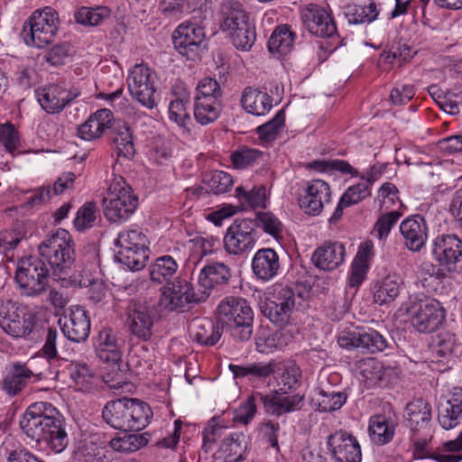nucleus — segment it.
Masks as SVG:
<instances>
[{
  "instance_id": "obj_11",
  "label": "nucleus",
  "mask_w": 462,
  "mask_h": 462,
  "mask_svg": "<svg viewBox=\"0 0 462 462\" xmlns=\"http://www.w3.org/2000/svg\"><path fill=\"white\" fill-rule=\"evenodd\" d=\"M125 314V325L130 334L142 341L150 340L156 318L155 310L146 302L131 300Z\"/></svg>"
},
{
  "instance_id": "obj_8",
  "label": "nucleus",
  "mask_w": 462,
  "mask_h": 462,
  "mask_svg": "<svg viewBox=\"0 0 462 462\" xmlns=\"http://www.w3.org/2000/svg\"><path fill=\"white\" fill-rule=\"evenodd\" d=\"M255 225L250 218H237L226 229L223 239L225 251L231 255H244L256 244Z\"/></svg>"
},
{
  "instance_id": "obj_37",
  "label": "nucleus",
  "mask_w": 462,
  "mask_h": 462,
  "mask_svg": "<svg viewBox=\"0 0 462 462\" xmlns=\"http://www.w3.org/2000/svg\"><path fill=\"white\" fill-rule=\"evenodd\" d=\"M221 14V29L228 35L238 30L241 23H246L249 21L248 14L237 1L227 0L222 5Z\"/></svg>"
},
{
  "instance_id": "obj_55",
  "label": "nucleus",
  "mask_w": 462,
  "mask_h": 462,
  "mask_svg": "<svg viewBox=\"0 0 462 462\" xmlns=\"http://www.w3.org/2000/svg\"><path fill=\"white\" fill-rule=\"evenodd\" d=\"M284 126L285 112L282 109L276 113L273 119L258 126L256 132L262 141L273 142L279 136Z\"/></svg>"
},
{
  "instance_id": "obj_19",
  "label": "nucleus",
  "mask_w": 462,
  "mask_h": 462,
  "mask_svg": "<svg viewBox=\"0 0 462 462\" xmlns=\"http://www.w3.org/2000/svg\"><path fill=\"white\" fill-rule=\"evenodd\" d=\"M300 18L304 27L317 37L330 38L337 32L332 17L319 5H308L301 10Z\"/></svg>"
},
{
  "instance_id": "obj_57",
  "label": "nucleus",
  "mask_w": 462,
  "mask_h": 462,
  "mask_svg": "<svg viewBox=\"0 0 462 462\" xmlns=\"http://www.w3.org/2000/svg\"><path fill=\"white\" fill-rule=\"evenodd\" d=\"M236 193L239 200L247 203L252 208L265 207L266 189L263 185L254 186L250 190L239 186L236 189Z\"/></svg>"
},
{
  "instance_id": "obj_62",
  "label": "nucleus",
  "mask_w": 462,
  "mask_h": 462,
  "mask_svg": "<svg viewBox=\"0 0 462 462\" xmlns=\"http://www.w3.org/2000/svg\"><path fill=\"white\" fill-rule=\"evenodd\" d=\"M96 218V206L93 202H88L78 210L74 226L77 230L83 231L92 227Z\"/></svg>"
},
{
  "instance_id": "obj_51",
  "label": "nucleus",
  "mask_w": 462,
  "mask_h": 462,
  "mask_svg": "<svg viewBox=\"0 0 462 462\" xmlns=\"http://www.w3.org/2000/svg\"><path fill=\"white\" fill-rule=\"evenodd\" d=\"M111 11L108 7L98 5L96 7L81 6L75 13V20L78 23L86 26H97L104 20L110 18Z\"/></svg>"
},
{
  "instance_id": "obj_38",
  "label": "nucleus",
  "mask_w": 462,
  "mask_h": 462,
  "mask_svg": "<svg viewBox=\"0 0 462 462\" xmlns=\"http://www.w3.org/2000/svg\"><path fill=\"white\" fill-rule=\"evenodd\" d=\"M402 280L396 273L388 274L379 282L374 288V301L380 305L393 301L400 294Z\"/></svg>"
},
{
  "instance_id": "obj_41",
  "label": "nucleus",
  "mask_w": 462,
  "mask_h": 462,
  "mask_svg": "<svg viewBox=\"0 0 462 462\" xmlns=\"http://www.w3.org/2000/svg\"><path fill=\"white\" fill-rule=\"evenodd\" d=\"M246 449L245 437L241 433H232L225 438L219 448L226 462H240L245 459Z\"/></svg>"
},
{
  "instance_id": "obj_40",
  "label": "nucleus",
  "mask_w": 462,
  "mask_h": 462,
  "mask_svg": "<svg viewBox=\"0 0 462 462\" xmlns=\"http://www.w3.org/2000/svg\"><path fill=\"white\" fill-rule=\"evenodd\" d=\"M368 431L374 443L384 445L393 439L395 427L393 422L384 415L378 414L371 417Z\"/></svg>"
},
{
  "instance_id": "obj_22",
  "label": "nucleus",
  "mask_w": 462,
  "mask_h": 462,
  "mask_svg": "<svg viewBox=\"0 0 462 462\" xmlns=\"http://www.w3.org/2000/svg\"><path fill=\"white\" fill-rule=\"evenodd\" d=\"M58 413L60 411L51 402H33L28 406L20 420V428L28 437L32 433L39 432L41 425L51 421Z\"/></svg>"
},
{
  "instance_id": "obj_26",
  "label": "nucleus",
  "mask_w": 462,
  "mask_h": 462,
  "mask_svg": "<svg viewBox=\"0 0 462 462\" xmlns=\"http://www.w3.org/2000/svg\"><path fill=\"white\" fill-rule=\"evenodd\" d=\"M406 419L411 433L429 435L432 430L431 406L423 399H416L406 406Z\"/></svg>"
},
{
  "instance_id": "obj_13",
  "label": "nucleus",
  "mask_w": 462,
  "mask_h": 462,
  "mask_svg": "<svg viewBox=\"0 0 462 462\" xmlns=\"http://www.w3.org/2000/svg\"><path fill=\"white\" fill-rule=\"evenodd\" d=\"M432 254L448 272L462 271V240L457 236H438L432 242Z\"/></svg>"
},
{
  "instance_id": "obj_49",
  "label": "nucleus",
  "mask_w": 462,
  "mask_h": 462,
  "mask_svg": "<svg viewBox=\"0 0 462 462\" xmlns=\"http://www.w3.org/2000/svg\"><path fill=\"white\" fill-rule=\"evenodd\" d=\"M178 263L171 255L158 257L151 264L149 272L151 280L157 283L168 282L176 273Z\"/></svg>"
},
{
  "instance_id": "obj_14",
  "label": "nucleus",
  "mask_w": 462,
  "mask_h": 462,
  "mask_svg": "<svg viewBox=\"0 0 462 462\" xmlns=\"http://www.w3.org/2000/svg\"><path fill=\"white\" fill-rule=\"evenodd\" d=\"M206 300V292L200 288L194 289L186 280H178L171 286H167L162 291L160 304L170 310H182L189 303H198Z\"/></svg>"
},
{
  "instance_id": "obj_25",
  "label": "nucleus",
  "mask_w": 462,
  "mask_h": 462,
  "mask_svg": "<svg viewBox=\"0 0 462 462\" xmlns=\"http://www.w3.org/2000/svg\"><path fill=\"white\" fill-rule=\"evenodd\" d=\"M33 376V372L25 363L13 362L2 379L1 389L10 397L17 396Z\"/></svg>"
},
{
  "instance_id": "obj_50",
  "label": "nucleus",
  "mask_w": 462,
  "mask_h": 462,
  "mask_svg": "<svg viewBox=\"0 0 462 462\" xmlns=\"http://www.w3.org/2000/svg\"><path fill=\"white\" fill-rule=\"evenodd\" d=\"M347 395L344 392L319 390L313 402L321 412H331L339 410L346 402Z\"/></svg>"
},
{
  "instance_id": "obj_4",
  "label": "nucleus",
  "mask_w": 462,
  "mask_h": 462,
  "mask_svg": "<svg viewBox=\"0 0 462 462\" xmlns=\"http://www.w3.org/2000/svg\"><path fill=\"white\" fill-rule=\"evenodd\" d=\"M41 256L46 260L55 275H60L69 269L74 263V244L70 234L58 229L47 236L39 245Z\"/></svg>"
},
{
  "instance_id": "obj_43",
  "label": "nucleus",
  "mask_w": 462,
  "mask_h": 462,
  "mask_svg": "<svg viewBox=\"0 0 462 462\" xmlns=\"http://www.w3.org/2000/svg\"><path fill=\"white\" fill-rule=\"evenodd\" d=\"M188 97H176L169 104V118L180 126L183 133L191 134L194 124L188 110Z\"/></svg>"
},
{
  "instance_id": "obj_7",
  "label": "nucleus",
  "mask_w": 462,
  "mask_h": 462,
  "mask_svg": "<svg viewBox=\"0 0 462 462\" xmlns=\"http://www.w3.org/2000/svg\"><path fill=\"white\" fill-rule=\"evenodd\" d=\"M15 280L28 296H38L47 287L49 269L38 257L22 259L15 273Z\"/></svg>"
},
{
  "instance_id": "obj_9",
  "label": "nucleus",
  "mask_w": 462,
  "mask_h": 462,
  "mask_svg": "<svg viewBox=\"0 0 462 462\" xmlns=\"http://www.w3.org/2000/svg\"><path fill=\"white\" fill-rule=\"evenodd\" d=\"M155 79L154 72L143 64H136L127 78L131 96L148 109H152L157 106Z\"/></svg>"
},
{
  "instance_id": "obj_28",
  "label": "nucleus",
  "mask_w": 462,
  "mask_h": 462,
  "mask_svg": "<svg viewBox=\"0 0 462 462\" xmlns=\"http://www.w3.org/2000/svg\"><path fill=\"white\" fill-rule=\"evenodd\" d=\"M232 277L231 269L223 263H213L205 265L199 273L198 285L201 291L206 292V299L209 291L221 288L228 283Z\"/></svg>"
},
{
  "instance_id": "obj_46",
  "label": "nucleus",
  "mask_w": 462,
  "mask_h": 462,
  "mask_svg": "<svg viewBox=\"0 0 462 462\" xmlns=\"http://www.w3.org/2000/svg\"><path fill=\"white\" fill-rule=\"evenodd\" d=\"M222 101L194 98V118L201 125H208L220 116Z\"/></svg>"
},
{
  "instance_id": "obj_60",
  "label": "nucleus",
  "mask_w": 462,
  "mask_h": 462,
  "mask_svg": "<svg viewBox=\"0 0 462 462\" xmlns=\"http://www.w3.org/2000/svg\"><path fill=\"white\" fill-rule=\"evenodd\" d=\"M253 222L255 227L262 228L268 235L277 238L280 236L283 225L272 212H262L256 215Z\"/></svg>"
},
{
  "instance_id": "obj_21",
  "label": "nucleus",
  "mask_w": 462,
  "mask_h": 462,
  "mask_svg": "<svg viewBox=\"0 0 462 462\" xmlns=\"http://www.w3.org/2000/svg\"><path fill=\"white\" fill-rule=\"evenodd\" d=\"M445 320V311L440 303L434 300L420 302L411 324L420 333H430L439 328Z\"/></svg>"
},
{
  "instance_id": "obj_27",
  "label": "nucleus",
  "mask_w": 462,
  "mask_h": 462,
  "mask_svg": "<svg viewBox=\"0 0 462 462\" xmlns=\"http://www.w3.org/2000/svg\"><path fill=\"white\" fill-rule=\"evenodd\" d=\"M267 413L274 416H281L284 413H290L300 411L304 406V396L299 393L282 396L275 392L270 395L257 393Z\"/></svg>"
},
{
  "instance_id": "obj_34",
  "label": "nucleus",
  "mask_w": 462,
  "mask_h": 462,
  "mask_svg": "<svg viewBox=\"0 0 462 462\" xmlns=\"http://www.w3.org/2000/svg\"><path fill=\"white\" fill-rule=\"evenodd\" d=\"M190 335L201 346H215L222 336L217 324L208 318L196 319L190 325Z\"/></svg>"
},
{
  "instance_id": "obj_1",
  "label": "nucleus",
  "mask_w": 462,
  "mask_h": 462,
  "mask_svg": "<svg viewBox=\"0 0 462 462\" xmlns=\"http://www.w3.org/2000/svg\"><path fill=\"white\" fill-rule=\"evenodd\" d=\"M152 416V412L146 402L126 397L109 401L102 410L105 422L125 432L144 429Z\"/></svg>"
},
{
  "instance_id": "obj_10",
  "label": "nucleus",
  "mask_w": 462,
  "mask_h": 462,
  "mask_svg": "<svg viewBox=\"0 0 462 462\" xmlns=\"http://www.w3.org/2000/svg\"><path fill=\"white\" fill-rule=\"evenodd\" d=\"M295 293L289 287H280L274 290L272 296L260 303L262 313L273 324L282 327L291 318L295 306Z\"/></svg>"
},
{
  "instance_id": "obj_17",
  "label": "nucleus",
  "mask_w": 462,
  "mask_h": 462,
  "mask_svg": "<svg viewBox=\"0 0 462 462\" xmlns=\"http://www.w3.org/2000/svg\"><path fill=\"white\" fill-rule=\"evenodd\" d=\"M38 431L30 434L28 438L37 443H44L55 453L62 452L69 444L67 423L60 412L52 418L51 421L41 425Z\"/></svg>"
},
{
  "instance_id": "obj_16",
  "label": "nucleus",
  "mask_w": 462,
  "mask_h": 462,
  "mask_svg": "<svg viewBox=\"0 0 462 462\" xmlns=\"http://www.w3.org/2000/svg\"><path fill=\"white\" fill-rule=\"evenodd\" d=\"M38 431L30 434L28 438L37 443H44L55 453L62 452L69 444L67 423L60 412L52 418L51 421L41 425Z\"/></svg>"
},
{
  "instance_id": "obj_20",
  "label": "nucleus",
  "mask_w": 462,
  "mask_h": 462,
  "mask_svg": "<svg viewBox=\"0 0 462 462\" xmlns=\"http://www.w3.org/2000/svg\"><path fill=\"white\" fill-rule=\"evenodd\" d=\"M329 185L322 180H313L308 183L299 197L300 208L308 215L318 216L325 204L330 202Z\"/></svg>"
},
{
  "instance_id": "obj_36",
  "label": "nucleus",
  "mask_w": 462,
  "mask_h": 462,
  "mask_svg": "<svg viewBox=\"0 0 462 462\" xmlns=\"http://www.w3.org/2000/svg\"><path fill=\"white\" fill-rule=\"evenodd\" d=\"M278 363L272 359L269 362H255L245 365L230 364L228 368L235 378L249 377L264 380L276 372Z\"/></svg>"
},
{
  "instance_id": "obj_31",
  "label": "nucleus",
  "mask_w": 462,
  "mask_h": 462,
  "mask_svg": "<svg viewBox=\"0 0 462 462\" xmlns=\"http://www.w3.org/2000/svg\"><path fill=\"white\" fill-rule=\"evenodd\" d=\"M113 113L102 108L92 114L88 120L78 127V134L86 141L99 138L106 129H110Z\"/></svg>"
},
{
  "instance_id": "obj_24",
  "label": "nucleus",
  "mask_w": 462,
  "mask_h": 462,
  "mask_svg": "<svg viewBox=\"0 0 462 462\" xmlns=\"http://www.w3.org/2000/svg\"><path fill=\"white\" fill-rule=\"evenodd\" d=\"M400 232L406 248L411 252H420L428 238V225L422 216L413 215L402 221Z\"/></svg>"
},
{
  "instance_id": "obj_32",
  "label": "nucleus",
  "mask_w": 462,
  "mask_h": 462,
  "mask_svg": "<svg viewBox=\"0 0 462 462\" xmlns=\"http://www.w3.org/2000/svg\"><path fill=\"white\" fill-rule=\"evenodd\" d=\"M280 268L279 256L272 248L259 249L253 257L252 269L255 276L269 281L277 275Z\"/></svg>"
},
{
  "instance_id": "obj_47",
  "label": "nucleus",
  "mask_w": 462,
  "mask_h": 462,
  "mask_svg": "<svg viewBox=\"0 0 462 462\" xmlns=\"http://www.w3.org/2000/svg\"><path fill=\"white\" fill-rule=\"evenodd\" d=\"M294 44V32H292L287 24L278 26L272 33L268 49L272 53L280 55L288 54Z\"/></svg>"
},
{
  "instance_id": "obj_5",
  "label": "nucleus",
  "mask_w": 462,
  "mask_h": 462,
  "mask_svg": "<svg viewBox=\"0 0 462 462\" xmlns=\"http://www.w3.org/2000/svg\"><path fill=\"white\" fill-rule=\"evenodd\" d=\"M58 14L51 7L34 12L24 23L22 36L29 46L43 48L50 44L58 31Z\"/></svg>"
},
{
  "instance_id": "obj_42",
  "label": "nucleus",
  "mask_w": 462,
  "mask_h": 462,
  "mask_svg": "<svg viewBox=\"0 0 462 462\" xmlns=\"http://www.w3.org/2000/svg\"><path fill=\"white\" fill-rule=\"evenodd\" d=\"M381 173V169L374 165L366 180H362L356 185L349 187L342 195L343 203L349 206L355 205L371 195L370 186L376 180L377 175Z\"/></svg>"
},
{
  "instance_id": "obj_56",
  "label": "nucleus",
  "mask_w": 462,
  "mask_h": 462,
  "mask_svg": "<svg viewBox=\"0 0 462 462\" xmlns=\"http://www.w3.org/2000/svg\"><path fill=\"white\" fill-rule=\"evenodd\" d=\"M458 348L459 345L457 344V339L454 334L449 332L440 333L438 336L433 348V355L436 357V362H441L444 359H448Z\"/></svg>"
},
{
  "instance_id": "obj_63",
  "label": "nucleus",
  "mask_w": 462,
  "mask_h": 462,
  "mask_svg": "<svg viewBox=\"0 0 462 462\" xmlns=\"http://www.w3.org/2000/svg\"><path fill=\"white\" fill-rule=\"evenodd\" d=\"M208 183L212 192L215 194H222L227 192L232 188L234 181L229 173L222 171H215L210 173Z\"/></svg>"
},
{
  "instance_id": "obj_35",
  "label": "nucleus",
  "mask_w": 462,
  "mask_h": 462,
  "mask_svg": "<svg viewBox=\"0 0 462 462\" xmlns=\"http://www.w3.org/2000/svg\"><path fill=\"white\" fill-rule=\"evenodd\" d=\"M96 352L98 358L105 363L117 364L121 361V346L111 329L105 328L99 332Z\"/></svg>"
},
{
  "instance_id": "obj_3",
  "label": "nucleus",
  "mask_w": 462,
  "mask_h": 462,
  "mask_svg": "<svg viewBox=\"0 0 462 462\" xmlns=\"http://www.w3.org/2000/svg\"><path fill=\"white\" fill-rule=\"evenodd\" d=\"M138 199L126 180L119 176L110 183L106 195L103 199V210L111 222L127 220L135 211Z\"/></svg>"
},
{
  "instance_id": "obj_45",
  "label": "nucleus",
  "mask_w": 462,
  "mask_h": 462,
  "mask_svg": "<svg viewBox=\"0 0 462 462\" xmlns=\"http://www.w3.org/2000/svg\"><path fill=\"white\" fill-rule=\"evenodd\" d=\"M68 371L79 391L90 392L95 387V374L87 364L72 362L69 365Z\"/></svg>"
},
{
  "instance_id": "obj_58",
  "label": "nucleus",
  "mask_w": 462,
  "mask_h": 462,
  "mask_svg": "<svg viewBox=\"0 0 462 462\" xmlns=\"http://www.w3.org/2000/svg\"><path fill=\"white\" fill-rule=\"evenodd\" d=\"M223 89L219 83L212 78L202 79L196 88V96L194 98L222 101Z\"/></svg>"
},
{
  "instance_id": "obj_23",
  "label": "nucleus",
  "mask_w": 462,
  "mask_h": 462,
  "mask_svg": "<svg viewBox=\"0 0 462 462\" xmlns=\"http://www.w3.org/2000/svg\"><path fill=\"white\" fill-rule=\"evenodd\" d=\"M37 99L41 106L49 114L62 111L79 93H73L59 85L51 84L36 90Z\"/></svg>"
},
{
  "instance_id": "obj_2",
  "label": "nucleus",
  "mask_w": 462,
  "mask_h": 462,
  "mask_svg": "<svg viewBox=\"0 0 462 462\" xmlns=\"http://www.w3.org/2000/svg\"><path fill=\"white\" fill-rule=\"evenodd\" d=\"M217 320L231 336L242 342L253 335L254 313L248 301L239 297H227L217 307Z\"/></svg>"
},
{
  "instance_id": "obj_29",
  "label": "nucleus",
  "mask_w": 462,
  "mask_h": 462,
  "mask_svg": "<svg viewBox=\"0 0 462 462\" xmlns=\"http://www.w3.org/2000/svg\"><path fill=\"white\" fill-rule=\"evenodd\" d=\"M346 255V249L339 242H326L318 247L311 260L316 267L324 271H333L340 266Z\"/></svg>"
},
{
  "instance_id": "obj_52",
  "label": "nucleus",
  "mask_w": 462,
  "mask_h": 462,
  "mask_svg": "<svg viewBox=\"0 0 462 462\" xmlns=\"http://www.w3.org/2000/svg\"><path fill=\"white\" fill-rule=\"evenodd\" d=\"M379 14L374 3L368 5H348L345 9V15L349 23L359 24L374 21Z\"/></svg>"
},
{
  "instance_id": "obj_18",
  "label": "nucleus",
  "mask_w": 462,
  "mask_h": 462,
  "mask_svg": "<svg viewBox=\"0 0 462 462\" xmlns=\"http://www.w3.org/2000/svg\"><path fill=\"white\" fill-rule=\"evenodd\" d=\"M204 40V29L196 23H181L172 35L175 49L188 60L199 57Z\"/></svg>"
},
{
  "instance_id": "obj_12",
  "label": "nucleus",
  "mask_w": 462,
  "mask_h": 462,
  "mask_svg": "<svg viewBox=\"0 0 462 462\" xmlns=\"http://www.w3.org/2000/svg\"><path fill=\"white\" fill-rule=\"evenodd\" d=\"M337 343L346 350L361 348L371 354L382 352L390 346L389 340L373 328L343 331L337 337Z\"/></svg>"
},
{
  "instance_id": "obj_59",
  "label": "nucleus",
  "mask_w": 462,
  "mask_h": 462,
  "mask_svg": "<svg viewBox=\"0 0 462 462\" xmlns=\"http://www.w3.org/2000/svg\"><path fill=\"white\" fill-rule=\"evenodd\" d=\"M145 244V236L136 229H129L120 232L116 240V246L117 249L148 248Z\"/></svg>"
},
{
  "instance_id": "obj_6",
  "label": "nucleus",
  "mask_w": 462,
  "mask_h": 462,
  "mask_svg": "<svg viewBox=\"0 0 462 462\" xmlns=\"http://www.w3.org/2000/svg\"><path fill=\"white\" fill-rule=\"evenodd\" d=\"M36 315L26 306L12 300L0 302V328L13 337H26L35 324Z\"/></svg>"
},
{
  "instance_id": "obj_44",
  "label": "nucleus",
  "mask_w": 462,
  "mask_h": 462,
  "mask_svg": "<svg viewBox=\"0 0 462 462\" xmlns=\"http://www.w3.org/2000/svg\"><path fill=\"white\" fill-rule=\"evenodd\" d=\"M438 411V420L442 428L452 429L458 424V419L462 414V400L453 397L441 401Z\"/></svg>"
},
{
  "instance_id": "obj_64",
  "label": "nucleus",
  "mask_w": 462,
  "mask_h": 462,
  "mask_svg": "<svg viewBox=\"0 0 462 462\" xmlns=\"http://www.w3.org/2000/svg\"><path fill=\"white\" fill-rule=\"evenodd\" d=\"M79 454L85 462H107L103 448L93 441H85L79 448Z\"/></svg>"
},
{
  "instance_id": "obj_39",
  "label": "nucleus",
  "mask_w": 462,
  "mask_h": 462,
  "mask_svg": "<svg viewBox=\"0 0 462 462\" xmlns=\"http://www.w3.org/2000/svg\"><path fill=\"white\" fill-rule=\"evenodd\" d=\"M111 138L119 156L131 158L134 154L133 134L125 122L111 123Z\"/></svg>"
},
{
  "instance_id": "obj_54",
  "label": "nucleus",
  "mask_w": 462,
  "mask_h": 462,
  "mask_svg": "<svg viewBox=\"0 0 462 462\" xmlns=\"http://www.w3.org/2000/svg\"><path fill=\"white\" fill-rule=\"evenodd\" d=\"M234 46L240 51H247L254 44L256 32L254 25L250 22L241 23L238 30L228 35Z\"/></svg>"
},
{
  "instance_id": "obj_33",
  "label": "nucleus",
  "mask_w": 462,
  "mask_h": 462,
  "mask_svg": "<svg viewBox=\"0 0 462 462\" xmlns=\"http://www.w3.org/2000/svg\"><path fill=\"white\" fill-rule=\"evenodd\" d=\"M273 97L266 92L247 87L244 89L241 105L249 114L254 116H264L273 107Z\"/></svg>"
},
{
  "instance_id": "obj_30",
  "label": "nucleus",
  "mask_w": 462,
  "mask_h": 462,
  "mask_svg": "<svg viewBox=\"0 0 462 462\" xmlns=\"http://www.w3.org/2000/svg\"><path fill=\"white\" fill-rule=\"evenodd\" d=\"M64 336L73 342L85 341L90 332V320L87 311L79 306L70 309L69 319L62 327Z\"/></svg>"
},
{
  "instance_id": "obj_15",
  "label": "nucleus",
  "mask_w": 462,
  "mask_h": 462,
  "mask_svg": "<svg viewBox=\"0 0 462 462\" xmlns=\"http://www.w3.org/2000/svg\"><path fill=\"white\" fill-rule=\"evenodd\" d=\"M328 449L336 462H361L362 452L357 439L350 432L337 430L327 439Z\"/></svg>"
},
{
  "instance_id": "obj_61",
  "label": "nucleus",
  "mask_w": 462,
  "mask_h": 462,
  "mask_svg": "<svg viewBox=\"0 0 462 462\" xmlns=\"http://www.w3.org/2000/svg\"><path fill=\"white\" fill-rule=\"evenodd\" d=\"M226 427L216 422L215 420H212L208 422L207 427L202 431L203 435V444L202 449L205 453H209L213 450L214 445L224 433Z\"/></svg>"
},
{
  "instance_id": "obj_48",
  "label": "nucleus",
  "mask_w": 462,
  "mask_h": 462,
  "mask_svg": "<svg viewBox=\"0 0 462 462\" xmlns=\"http://www.w3.org/2000/svg\"><path fill=\"white\" fill-rule=\"evenodd\" d=\"M116 260L131 271L143 269L149 258V248L139 249H117L115 254Z\"/></svg>"
},
{
  "instance_id": "obj_53",
  "label": "nucleus",
  "mask_w": 462,
  "mask_h": 462,
  "mask_svg": "<svg viewBox=\"0 0 462 462\" xmlns=\"http://www.w3.org/2000/svg\"><path fill=\"white\" fill-rule=\"evenodd\" d=\"M148 438L144 434H127L114 438L110 440V447L118 452H134L148 444Z\"/></svg>"
}]
</instances>
